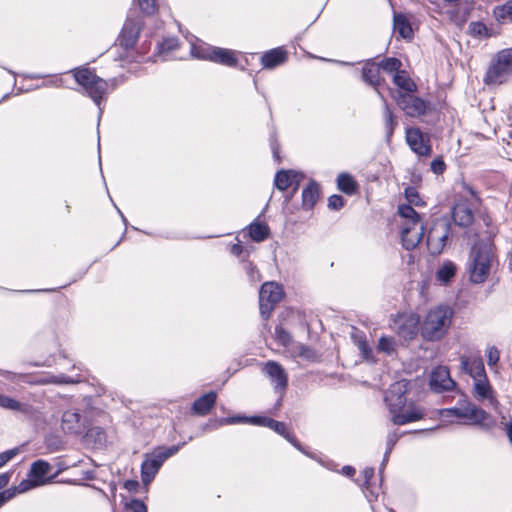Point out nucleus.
Returning <instances> with one entry per match:
<instances>
[{
	"label": "nucleus",
	"mask_w": 512,
	"mask_h": 512,
	"mask_svg": "<svg viewBox=\"0 0 512 512\" xmlns=\"http://www.w3.org/2000/svg\"><path fill=\"white\" fill-rule=\"evenodd\" d=\"M410 382L401 379L390 385L385 393L386 402L392 422L395 425H405L422 419L425 415L424 409L414 402H407L406 394L409 390Z\"/></svg>",
	"instance_id": "1"
},
{
	"label": "nucleus",
	"mask_w": 512,
	"mask_h": 512,
	"mask_svg": "<svg viewBox=\"0 0 512 512\" xmlns=\"http://www.w3.org/2000/svg\"><path fill=\"white\" fill-rule=\"evenodd\" d=\"M452 316V309L446 305L429 310L420 328L422 337L428 341L441 339L451 325Z\"/></svg>",
	"instance_id": "2"
},
{
	"label": "nucleus",
	"mask_w": 512,
	"mask_h": 512,
	"mask_svg": "<svg viewBox=\"0 0 512 512\" xmlns=\"http://www.w3.org/2000/svg\"><path fill=\"white\" fill-rule=\"evenodd\" d=\"M442 417H457L463 419L468 424L478 425L484 429H490L494 426V420L489 413L477 407L468 400H460L459 406L440 410Z\"/></svg>",
	"instance_id": "3"
},
{
	"label": "nucleus",
	"mask_w": 512,
	"mask_h": 512,
	"mask_svg": "<svg viewBox=\"0 0 512 512\" xmlns=\"http://www.w3.org/2000/svg\"><path fill=\"white\" fill-rule=\"evenodd\" d=\"M184 445L185 442L170 447H162L148 454L141 464V479L143 484L148 486L155 478L163 463L169 457L175 455Z\"/></svg>",
	"instance_id": "4"
},
{
	"label": "nucleus",
	"mask_w": 512,
	"mask_h": 512,
	"mask_svg": "<svg viewBox=\"0 0 512 512\" xmlns=\"http://www.w3.org/2000/svg\"><path fill=\"white\" fill-rule=\"evenodd\" d=\"M191 54L197 59L214 62L227 67H235L238 63L234 51L206 43L192 45Z\"/></svg>",
	"instance_id": "5"
},
{
	"label": "nucleus",
	"mask_w": 512,
	"mask_h": 512,
	"mask_svg": "<svg viewBox=\"0 0 512 512\" xmlns=\"http://www.w3.org/2000/svg\"><path fill=\"white\" fill-rule=\"evenodd\" d=\"M491 260V249L487 245L474 246L472 248L469 272L473 283L479 284L486 280L490 273Z\"/></svg>",
	"instance_id": "6"
},
{
	"label": "nucleus",
	"mask_w": 512,
	"mask_h": 512,
	"mask_svg": "<svg viewBox=\"0 0 512 512\" xmlns=\"http://www.w3.org/2000/svg\"><path fill=\"white\" fill-rule=\"evenodd\" d=\"M512 76V48L500 51L489 66L484 81L486 84H502Z\"/></svg>",
	"instance_id": "7"
},
{
	"label": "nucleus",
	"mask_w": 512,
	"mask_h": 512,
	"mask_svg": "<svg viewBox=\"0 0 512 512\" xmlns=\"http://www.w3.org/2000/svg\"><path fill=\"white\" fill-rule=\"evenodd\" d=\"M284 291L276 282H265L259 290V310L263 320H268L271 312L283 298Z\"/></svg>",
	"instance_id": "8"
},
{
	"label": "nucleus",
	"mask_w": 512,
	"mask_h": 512,
	"mask_svg": "<svg viewBox=\"0 0 512 512\" xmlns=\"http://www.w3.org/2000/svg\"><path fill=\"white\" fill-rule=\"evenodd\" d=\"M451 234V225L447 220L434 223L427 235V246L431 254H440L447 244Z\"/></svg>",
	"instance_id": "9"
},
{
	"label": "nucleus",
	"mask_w": 512,
	"mask_h": 512,
	"mask_svg": "<svg viewBox=\"0 0 512 512\" xmlns=\"http://www.w3.org/2000/svg\"><path fill=\"white\" fill-rule=\"evenodd\" d=\"M263 371L274 384L276 392L280 393L273 409L270 411L271 413H275L282 406L283 396L287 385V376L283 367L275 361H268L265 364Z\"/></svg>",
	"instance_id": "10"
},
{
	"label": "nucleus",
	"mask_w": 512,
	"mask_h": 512,
	"mask_svg": "<svg viewBox=\"0 0 512 512\" xmlns=\"http://www.w3.org/2000/svg\"><path fill=\"white\" fill-rule=\"evenodd\" d=\"M395 100L399 108L409 117L425 115L430 105L429 102L412 93H397Z\"/></svg>",
	"instance_id": "11"
},
{
	"label": "nucleus",
	"mask_w": 512,
	"mask_h": 512,
	"mask_svg": "<svg viewBox=\"0 0 512 512\" xmlns=\"http://www.w3.org/2000/svg\"><path fill=\"white\" fill-rule=\"evenodd\" d=\"M406 142L410 149L418 156H431L432 146L430 143V138L419 128L410 127L406 129Z\"/></svg>",
	"instance_id": "12"
},
{
	"label": "nucleus",
	"mask_w": 512,
	"mask_h": 512,
	"mask_svg": "<svg viewBox=\"0 0 512 512\" xmlns=\"http://www.w3.org/2000/svg\"><path fill=\"white\" fill-rule=\"evenodd\" d=\"M140 31L141 21L128 17L117 38L118 44L126 50L133 48L139 38Z\"/></svg>",
	"instance_id": "13"
},
{
	"label": "nucleus",
	"mask_w": 512,
	"mask_h": 512,
	"mask_svg": "<svg viewBox=\"0 0 512 512\" xmlns=\"http://www.w3.org/2000/svg\"><path fill=\"white\" fill-rule=\"evenodd\" d=\"M477 204L469 203L467 199L460 198L452 207V219L459 227H469L474 221V208Z\"/></svg>",
	"instance_id": "14"
},
{
	"label": "nucleus",
	"mask_w": 512,
	"mask_h": 512,
	"mask_svg": "<svg viewBox=\"0 0 512 512\" xmlns=\"http://www.w3.org/2000/svg\"><path fill=\"white\" fill-rule=\"evenodd\" d=\"M429 385L431 390L442 393L449 391L456 386L455 381L450 377V371L445 366H438L433 369L430 375Z\"/></svg>",
	"instance_id": "15"
},
{
	"label": "nucleus",
	"mask_w": 512,
	"mask_h": 512,
	"mask_svg": "<svg viewBox=\"0 0 512 512\" xmlns=\"http://www.w3.org/2000/svg\"><path fill=\"white\" fill-rule=\"evenodd\" d=\"M425 233L424 224L402 225L401 240L406 250H413L418 246Z\"/></svg>",
	"instance_id": "16"
},
{
	"label": "nucleus",
	"mask_w": 512,
	"mask_h": 512,
	"mask_svg": "<svg viewBox=\"0 0 512 512\" xmlns=\"http://www.w3.org/2000/svg\"><path fill=\"white\" fill-rule=\"evenodd\" d=\"M62 430L69 434H81L85 429V418L76 410H67L62 415Z\"/></svg>",
	"instance_id": "17"
},
{
	"label": "nucleus",
	"mask_w": 512,
	"mask_h": 512,
	"mask_svg": "<svg viewBox=\"0 0 512 512\" xmlns=\"http://www.w3.org/2000/svg\"><path fill=\"white\" fill-rule=\"evenodd\" d=\"M419 331V319L414 315L401 317L396 322V332L404 340H412Z\"/></svg>",
	"instance_id": "18"
},
{
	"label": "nucleus",
	"mask_w": 512,
	"mask_h": 512,
	"mask_svg": "<svg viewBox=\"0 0 512 512\" xmlns=\"http://www.w3.org/2000/svg\"><path fill=\"white\" fill-rule=\"evenodd\" d=\"M0 407L3 409L19 412L27 418H32L36 413V409L31 404L20 402L2 394H0Z\"/></svg>",
	"instance_id": "19"
},
{
	"label": "nucleus",
	"mask_w": 512,
	"mask_h": 512,
	"mask_svg": "<svg viewBox=\"0 0 512 512\" xmlns=\"http://www.w3.org/2000/svg\"><path fill=\"white\" fill-rule=\"evenodd\" d=\"M460 361L461 369L469 374L474 379V381L487 376L483 360L480 357L462 356Z\"/></svg>",
	"instance_id": "20"
},
{
	"label": "nucleus",
	"mask_w": 512,
	"mask_h": 512,
	"mask_svg": "<svg viewBox=\"0 0 512 512\" xmlns=\"http://www.w3.org/2000/svg\"><path fill=\"white\" fill-rule=\"evenodd\" d=\"M216 400L217 394L214 391H210L200 396L193 402L191 406V413L197 416H206L214 407Z\"/></svg>",
	"instance_id": "21"
},
{
	"label": "nucleus",
	"mask_w": 512,
	"mask_h": 512,
	"mask_svg": "<svg viewBox=\"0 0 512 512\" xmlns=\"http://www.w3.org/2000/svg\"><path fill=\"white\" fill-rule=\"evenodd\" d=\"M75 81L82 87L83 94L102 78L89 68H75L71 71Z\"/></svg>",
	"instance_id": "22"
},
{
	"label": "nucleus",
	"mask_w": 512,
	"mask_h": 512,
	"mask_svg": "<svg viewBox=\"0 0 512 512\" xmlns=\"http://www.w3.org/2000/svg\"><path fill=\"white\" fill-rule=\"evenodd\" d=\"M109 90V82L105 79H101L100 81H96V83L89 88L84 94L90 97L93 102L97 105L99 109V119L103 113V108L101 107V102L104 98V95Z\"/></svg>",
	"instance_id": "23"
},
{
	"label": "nucleus",
	"mask_w": 512,
	"mask_h": 512,
	"mask_svg": "<svg viewBox=\"0 0 512 512\" xmlns=\"http://www.w3.org/2000/svg\"><path fill=\"white\" fill-rule=\"evenodd\" d=\"M287 52L284 47H278L265 52L261 56V64L266 69H272L286 60Z\"/></svg>",
	"instance_id": "24"
},
{
	"label": "nucleus",
	"mask_w": 512,
	"mask_h": 512,
	"mask_svg": "<svg viewBox=\"0 0 512 512\" xmlns=\"http://www.w3.org/2000/svg\"><path fill=\"white\" fill-rule=\"evenodd\" d=\"M457 273V266L451 260L443 261L435 274L436 281L442 285L449 284Z\"/></svg>",
	"instance_id": "25"
},
{
	"label": "nucleus",
	"mask_w": 512,
	"mask_h": 512,
	"mask_svg": "<svg viewBox=\"0 0 512 512\" xmlns=\"http://www.w3.org/2000/svg\"><path fill=\"white\" fill-rule=\"evenodd\" d=\"M320 195L319 184L311 180L302 191V205L305 209H311L317 202Z\"/></svg>",
	"instance_id": "26"
},
{
	"label": "nucleus",
	"mask_w": 512,
	"mask_h": 512,
	"mask_svg": "<svg viewBox=\"0 0 512 512\" xmlns=\"http://www.w3.org/2000/svg\"><path fill=\"white\" fill-rule=\"evenodd\" d=\"M247 234L254 242H262L264 241L270 232L268 225L265 222H261L255 219L252 223H250L247 227Z\"/></svg>",
	"instance_id": "27"
},
{
	"label": "nucleus",
	"mask_w": 512,
	"mask_h": 512,
	"mask_svg": "<svg viewBox=\"0 0 512 512\" xmlns=\"http://www.w3.org/2000/svg\"><path fill=\"white\" fill-rule=\"evenodd\" d=\"M362 475L364 478L363 483V492L368 499L369 502H372L377 499L380 487H377L376 485L371 484V480L374 477V468L372 467H366L362 471Z\"/></svg>",
	"instance_id": "28"
},
{
	"label": "nucleus",
	"mask_w": 512,
	"mask_h": 512,
	"mask_svg": "<svg viewBox=\"0 0 512 512\" xmlns=\"http://www.w3.org/2000/svg\"><path fill=\"white\" fill-rule=\"evenodd\" d=\"M393 29L404 39H412L413 37L411 24L404 14H394Z\"/></svg>",
	"instance_id": "29"
},
{
	"label": "nucleus",
	"mask_w": 512,
	"mask_h": 512,
	"mask_svg": "<svg viewBox=\"0 0 512 512\" xmlns=\"http://www.w3.org/2000/svg\"><path fill=\"white\" fill-rule=\"evenodd\" d=\"M337 187L347 195H352L357 191L358 184L349 173H340L337 177Z\"/></svg>",
	"instance_id": "30"
},
{
	"label": "nucleus",
	"mask_w": 512,
	"mask_h": 512,
	"mask_svg": "<svg viewBox=\"0 0 512 512\" xmlns=\"http://www.w3.org/2000/svg\"><path fill=\"white\" fill-rule=\"evenodd\" d=\"M363 80L371 86L380 84V68L378 64L367 63L362 69Z\"/></svg>",
	"instance_id": "31"
},
{
	"label": "nucleus",
	"mask_w": 512,
	"mask_h": 512,
	"mask_svg": "<svg viewBox=\"0 0 512 512\" xmlns=\"http://www.w3.org/2000/svg\"><path fill=\"white\" fill-rule=\"evenodd\" d=\"M398 214L405 219L403 225L423 224L420 215L415 211L412 205L401 204L398 207Z\"/></svg>",
	"instance_id": "32"
},
{
	"label": "nucleus",
	"mask_w": 512,
	"mask_h": 512,
	"mask_svg": "<svg viewBox=\"0 0 512 512\" xmlns=\"http://www.w3.org/2000/svg\"><path fill=\"white\" fill-rule=\"evenodd\" d=\"M50 470L51 465L47 461L39 459L32 463L30 468V476L40 483H43L44 477L50 472Z\"/></svg>",
	"instance_id": "33"
},
{
	"label": "nucleus",
	"mask_w": 512,
	"mask_h": 512,
	"mask_svg": "<svg viewBox=\"0 0 512 512\" xmlns=\"http://www.w3.org/2000/svg\"><path fill=\"white\" fill-rule=\"evenodd\" d=\"M474 396L480 400L492 397V389L488 382L487 376L474 381Z\"/></svg>",
	"instance_id": "34"
},
{
	"label": "nucleus",
	"mask_w": 512,
	"mask_h": 512,
	"mask_svg": "<svg viewBox=\"0 0 512 512\" xmlns=\"http://www.w3.org/2000/svg\"><path fill=\"white\" fill-rule=\"evenodd\" d=\"M383 117H384L386 141L390 142L391 137L393 136V133H394V129L398 125V122L386 102H384Z\"/></svg>",
	"instance_id": "35"
},
{
	"label": "nucleus",
	"mask_w": 512,
	"mask_h": 512,
	"mask_svg": "<svg viewBox=\"0 0 512 512\" xmlns=\"http://www.w3.org/2000/svg\"><path fill=\"white\" fill-rule=\"evenodd\" d=\"M493 16L498 22L509 21L512 23V0L507 1L503 5L496 6L493 9Z\"/></svg>",
	"instance_id": "36"
},
{
	"label": "nucleus",
	"mask_w": 512,
	"mask_h": 512,
	"mask_svg": "<svg viewBox=\"0 0 512 512\" xmlns=\"http://www.w3.org/2000/svg\"><path fill=\"white\" fill-rule=\"evenodd\" d=\"M394 83L397 85L401 90L398 93H412L416 90L417 86L416 84L403 73L397 72L394 76Z\"/></svg>",
	"instance_id": "37"
},
{
	"label": "nucleus",
	"mask_w": 512,
	"mask_h": 512,
	"mask_svg": "<svg viewBox=\"0 0 512 512\" xmlns=\"http://www.w3.org/2000/svg\"><path fill=\"white\" fill-rule=\"evenodd\" d=\"M404 195L406 200L408 201V205L419 207L425 204L424 201L420 198L417 189L413 186L406 187Z\"/></svg>",
	"instance_id": "38"
},
{
	"label": "nucleus",
	"mask_w": 512,
	"mask_h": 512,
	"mask_svg": "<svg viewBox=\"0 0 512 512\" xmlns=\"http://www.w3.org/2000/svg\"><path fill=\"white\" fill-rule=\"evenodd\" d=\"M398 439H399V436L395 431L388 434L387 441H386V451L384 454L383 461L381 463L380 472L384 469V467L388 461L389 455H390L391 451L393 450L395 444L397 443Z\"/></svg>",
	"instance_id": "39"
},
{
	"label": "nucleus",
	"mask_w": 512,
	"mask_h": 512,
	"mask_svg": "<svg viewBox=\"0 0 512 512\" xmlns=\"http://www.w3.org/2000/svg\"><path fill=\"white\" fill-rule=\"evenodd\" d=\"M86 437L93 439L95 444L103 445L106 441L105 431L101 427H92L87 430Z\"/></svg>",
	"instance_id": "40"
},
{
	"label": "nucleus",
	"mask_w": 512,
	"mask_h": 512,
	"mask_svg": "<svg viewBox=\"0 0 512 512\" xmlns=\"http://www.w3.org/2000/svg\"><path fill=\"white\" fill-rule=\"evenodd\" d=\"M396 344L393 337L382 336L378 341V350L388 355L395 352Z\"/></svg>",
	"instance_id": "41"
},
{
	"label": "nucleus",
	"mask_w": 512,
	"mask_h": 512,
	"mask_svg": "<svg viewBox=\"0 0 512 512\" xmlns=\"http://www.w3.org/2000/svg\"><path fill=\"white\" fill-rule=\"evenodd\" d=\"M378 65L380 69H383L388 73H391L398 71L402 64L399 59L395 57H390L382 60Z\"/></svg>",
	"instance_id": "42"
},
{
	"label": "nucleus",
	"mask_w": 512,
	"mask_h": 512,
	"mask_svg": "<svg viewBox=\"0 0 512 512\" xmlns=\"http://www.w3.org/2000/svg\"><path fill=\"white\" fill-rule=\"evenodd\" d=\"M274 185L277 189L281 191H285L288 189V170L281 169L276 173Z\"/></svg>",
	"instance_id": "43"
},
{
	"label": "nucleus",
	"mask_w": 512,
	"mask_h": 512,
	"mask_svg": "<svg viewBox=\"0 0 512 512\" xmlns=\"http://www.w3.org/2000/svg\"><path fill=\"white\" fill-rule=\"evenodd\" d=\"M143 14L150 16L157 10L156 0H137Z\"/></svg>",
	"instance_id": "44"
},
{
	"label": "nucleus",
	"mask_w": 512,
	"mask_h": 512,
	"mask_svg": "<svg viewBox=\"0 0 512 512\" xmlns=\"http://www.w3.org/2000/svg\"><path fill=\"white\" fill-rule=\"evenodd\" d=\"M178 46H179L178 39L175 37H170V38L164 39L159 44V52L160 53L170 52V51L177 49Z\"/></svg>",
	"instance_id": "45"
},
{
	"label": "nucleus",
	"mask_w": 512,
	"mask_h": 512,
	"mask_svg": "<svg viewBox=\"0 0 512 512\" xmlns=\"http://www.w3.org/2000/svg\"><path fill=\"white\" fill-rule=\"evenodd\" d=\"M268 428L272 429L279 435L283 436L286 440H288V430L284 422L276 421L270 418Z\"/></svg>",
	"instance_id": "46"
},
{
	"label": "nucleus",
	"mask_w": 512,
	"mask_h": 512,
	"mask_svg": "<svg viewBox=\"0 0 512 512\" xmlns=\"http://www.w3.org/2000/svg\"><path fill=\"white\" fill-rule=\"evenodd\" d=\"M276 340L284 347L288 346V332L283 327L282 323L275 327Z\"/></svg>",
	"instance_id": "47"
},
{
	"label": "nucleus",
	"mask_w": 512,
	"mask_h": 512,
	"mask_svg": "<svg viewBox=\"0 0 512 512\" xmlns=\"http://www.w3.org/2000/svg\"><path fill=\"white\" fill-rule=\"evenodd\" d=\"M469 31L473 36H482L487 32V27L484 23L476 21L469 24Z\"/></svg>",
	"instance_id": "48"
},
{
	"label": "nucleus",
	"mask_w": 512,
	"mask_h": 512,
	"mask_svg": "<svg viewBox=\"0 0 512 512\" xmlns=\"http://www.w3.org/2000/svg\"><path fill=\"white\" fill-rule=\"evenodd\" d=\"M125 506L132 512H147V506L139 499H132L129 503H126Z\"/></svg>",
	"instance_id": "49"
},
{
	"label": "nucleus",
	"mask_w": 512,
	"mask_h": 512,
	"mask_svg": "<svg viewBox=\"0 0 512 512\" xmlns=\"http://www.w3.org/2000/svg\"><path fill=\"white\" fill-rule=\"evenodd\" d=\"M48 383L52 384H72L75 383L73 378L67 376L65 374L53 375L50 376L47 380Z\"/></svg>",
	"instance_id": "50"
},
{
	"label": "nucleus",
	"mask_w": 512,
	"mask_h": 512,
	"mask_svg": "<svg viewBox=\"0 0 512 512\" xmlns=\"http://www.w3.org/2000/svg\"><path fill=\"white\" fill-rule=\"evenodd\" d=\"M270 418L262 415L248 416V424L268 427Z\"/></svg>",
	"instance_id": "51"
},
{
	"label": "nucleus",
	"mask_w": 512,
	"mask_h": 512,
	"mask_svg": "<svg viewBox=\"0 0 512 512\" xmlns=\"http://www.w3.org/2000/svg\"><path fill=\"white\" fill-rule=\"evenodd\" d=\"M344 206V199L338 194H333L328 199V207L333 210H339Z\"/></svg>",
	"instance_id": "52"
},
{
	"label": "nucleus",
	"mask_w": 512,
	"mask_h": 512,
	"mask_svg": "<svg viewBox=\"0 0 512 512\" xmlns=\"http://www.w3.org/2000/svg\"><path fill=\"white\" fill-rule=\"evenodd\" d=\"M244 263H245L244 269H245L246 273L248 274L250 280L252 282L260 281V274H259L256 266H254L251 262H244Z\"/></svg>",
	"instance_id": "53"
},
{
	"label": "nucleus",
	"mask_w": 512,
	"mask_h": 512,
	"mask_svg": "<svg viewBox=\"0 0 512 512\" xmlns=\"http://www.w3.org/2000/svg\"><path fill=\"white\" fill-rule=\"evenodd\" d=\"M430 167H431L432 172L437 175L443 174L444 171L446 170V164L441 157L435 158L431 162Z\"/></svg>",
	"instance_id": "54"
},
{
	"label": "nucleus",
	"mask_w": 512,
	"mask_h": 512,
	"mask_svg": "<svg viewBox=\"0 0 512 512\" xmlns=\"http://www.w3.org/2000/svg\"><path fill=\"white\" fill-rule=\"evenodd\" d=\"M500 358V352L495 347L492 346L487 350V363L489 366H495Z\"/></svg>",
	"instance_id": "55"
},
{
	"label": "nucleus",
	"mask_w": 512,
	"mask_h": 512,
	"mask_svg": "<svg viewBox=\"0 0 512 512\" xmlns=\"http://www.w3.org/2000/svg\"><path fill=\"white\" fill-rule=\"evenodd\" d=\"M238 423H248V416L235 415V416L222 418L220 420L221 425H223V424L233 425V424H238Z\"/></svg>",
	"instance_id": "56"
},
{
	"label": "nucleus",
	"mask_w": 512,
	"mask_h": 512,
	"mask_svg": "<svg viewBox=\"0 0 512 512\" xmlns=\"http://www.w3.org/2000/svg\"><path fill=\"white\" fill-rule=\"evenodd\" d=\"M290 188L293 187V192H295L298 189L299 182L303 179V174L298 173L295 170L290 169Z\"/></svg>",
	"instance_id": "57"
},
{
	"label": "nucleus",
	"mask_w": 512,
	"mask_h": 512,
	"mask_svg": "<svg viewBox=\"0 0 512 512\" xmlns=\"http://www.w3.org/2000/svg\"><path fill=\"white\" fill-rule=\"evenodd\" d=\"M16 496V489H5L0 492V507Z\"/></svg>",
	"instance_id": "58"
},
{
	"label": "nucleus",
	"mask_w": 512,
	"mask_h": 512,
	"mask_svg": "<svg viewBox=\"0 0 512 512\" xmlns=\"http://www.w3.org/2000/svg\"><path fill=\"white\" fill-rule=\"evenodd\" d=\"M17 453L18 449H11L0 453V468L10 461Z\"/></svg>",
	"instance_id": "59"
},
{
	"label": "nucleus",
	"mask_w": 512,
	"mask_h": 512,
	"mask_svg": "<svg viewBox=\"0 0 512 512\" xmlns=\"http://www.w3.org/2000/svg\"><path fill=\"white\" fill-rule=\"evenodd\" d=\"M463 189L471 196V199H467L468 202L478 205L480 202V198L478 197L476 191L471 186L465 183L463 184Z\"/></svg>",
	"instance_id": "60"
},
{
	"label": "nucleus",
	"mask_w": 512,
	"mask_h": 512,
	"mask_svg": "<svg viewBox=\"0 0 512 512\" xmlns=\"http://www.w3.org/2000/svg\"><path fill=\"white\" fill-rule=\"evenodd\" d=\"M244 246L240 243L233 244L230 248V253L243 261Z\"/></svg>",
	"instance_id": "61"
},
{
	"label": "nucleus",
	"mask_w": 512,
	"mask_h": 512,
	"mask_svg": "<svg viewBox=\"0 0 512 512\" xmlns=\"http://www.w3.org/2000/svg\"><path fill=\"white\" fill-rule=\"evenodd\" d=\"M139 487V482L137 480H126L124 482V488L129 492H136Z\"/></svg>",
	"instance_id": "62"
},
{
	"label": "nucleus",
	"mask_w": 512,
	"mask_h": 512,
	"mask_svg": "<svg viewBox=\"0 0 512 512\" xmlns=\"http://www.w3.org/2000/svg\"><path fill=\"white\" fill-rule=\"evenodd\" d=\"M358 347H359L360 351L365 355L366 358L372 352V350L370 349V347L368 346V344L365 340H360L358 343Z\"/></svg>",
	"instance_id": "63"
},
{
	"label": "nucleus",
	"mask_w": 512,
	"mask_h": 512,
	"mask_svg": "<svg viewBox=\"0 0 512 512\" xmlns=\"http://www.w3.org/2000/svg\"><path fill=\"white\" fill-rule=\"evenodd\" d=\"M30 488V483L28 481H22L17 487H13L12 489H16L17 493L26 492Z\"/></svg>",
	"instance_id": "64"
}]
</instances>
